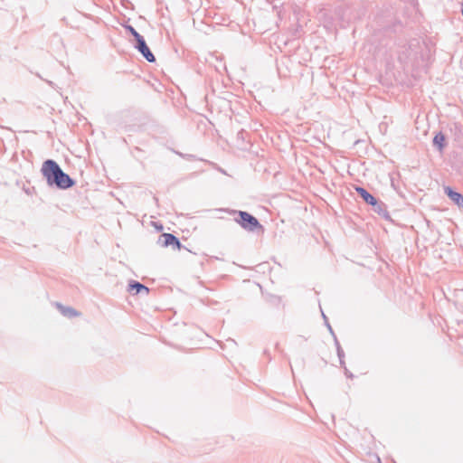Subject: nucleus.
Masks as SVG:
<instances>
[{
  "mask_svg": "<svg viewBox=\"0 0 463 463\" xmlns=\"http://www.w3.org/2000/svg\"><path fill=\"white\" fill-rule=\"evenodd\" d=\"M460 4H461V8H463V0H461Z\"/></svg>",
  "mask_w": 463,
  "mask_h": 463,
  "instance_id": "nucleus-18",
  "label": "nucleus"
},
{
  "mask_svg": "<svg viewBox=\"0 0 463 463\" xmlns=\"http://www.w3.org/2000/svg\"><path fill=\"white\" fill-rule=\"evenodd\" d=\"M334 340H335V345L336 347V352H337V356L338 358H345V353H344V350L342 349L341 345H340V343L336 337L335 335H334Z\"/></svg>",
  "mask_w": 463,
  "mask_h": 463,
  "instance_id": "nucleus-10",
  "label": "nucleus"
},
{
  "mask_svg": "<svg viewBox=\"0 0 463 463\" xmlns=\"http://www.w3.org/2000/svg\"><path fill=\"white\" fill-rule=\"evenodd\" d=\"M339 362H340L341 366L345 369V367H346V366H345L344 358H339Z\"/></svg>",
  "mask_w": 463,
  "mask_h": 463,
  "instance_id": "nucleus-14",
  "label": "nucleus"
},
{
  "mask_svg": "<svg viewBox=\"0 0 463 463\" xmlns=\"http://www.w3.org/2000/svg\"><path fill=\"white\" fill-rule=\"evenodd\" d=\"M354 190L367 204L373 207V212L378 213L385 220L391 219V216L387 210V206L383 202L377 200L373 194H371L366 189H364L362 186H355Z\"/></svg>",
  "mask_w": 463,
  "mask_h": 463,
  "instance_id": "nucleus-2",
  "label": "nucleus"
},
{
  "mask_svg": "<svg viewBox=\"0 0 463 463\" xmlns=\"http://www.w3.org/2000/svg\"><path fill=\"white\" fill-rule=\"evenodd\" d=\"M135 48L142 54L148 62H155L156 57L150 51L143 36L136 40Z\"/></svg>",
  "mask_w": 463,
  "mask_h": 463,
  "instance_id": "nucleus-4",
  "label": "nucleus"
},
{
  "mask_svg": "<svg viewBox=\"0 0 463 463\" xmlns=\"http://www.w3.org/2000/svg\"><path fill=\"white\" fill-rule=\"evenodd\" d=\"M58 310L66 317L72 318L78 317L80 313L71 307H65L60 303H56Z\"/></svg>",
  "mask_w": 463,
  "mask_h": 463,
  "instance_id": "nucleus-8",
  "label": "nucleus"
},
{
  "mask_svg": "<svg viewBox=\"0 0 463 463\" xmlns=\"http://www.w3.org/2000/svg\"><path fill=\"white\" fill-rule=\"evenodd\" d=\"M47 82H48V84H49L50 86L53 87V85H54V84H53V82H52V81H50V80H49V81H47Z\"/></svg>",
  "mask_w": 463,
  "mask_h": 463,
  "instance_id": "nucleus-17",
  "label": "nucleus"
},
{
  "mask_svg": "<svg viewBox=\"0 0 463 463\" xmlns=\"http://www.w3.org/2000/svg\"><path fill=\"white\" fill-rule=\"evenodd\" d=\"M461 14H462V16H463V8H461Z\"/></svg>",
  "mask_w": 463,
  "mask_h": 463,
  "instance_id": "nucleus-19",
  "label": "nucleus"
},
{
  "mask_svg": "<svg viewBox=\"0 0 463 463\" xmlns=\"http://www.w3.org/2000/svg\"><path fill=\"white\" fill-rule=\"evenodd\" d=\"M159 243L164 247L172 246L176 249H180L182 247L179 239L172 233L161 234L159 237Z\"/></svg>",
  "mask_w": 463,
  "mask_h": 463,
  "instance_id": "nucleus-5",
  "label": "nucleus"
},
{
  "mask_svg": "<svg viewBox=\"0 0 463 463\" xmlns=\"http://www.w3.org/2000/svg\"><path fill=\"white\" fill-rule=\"evenodd\" d=\"M181 156L184 157V158H187V159H190L192 157H194L192 155H183V154H179Z\"/></svg>",
  "mask_w": 463,
  "mask_h": 463,
  "instance_id": "nucleus-15",
  "label": "nucleus"
},
{
  "mask_svg": "<svg viewBox=\"0 0 463 463\" xmlns=\"http://www.w3.org/2000/svg\"><path fill=\"white\" fill-rule=\"evenodd\" d=\"M230 213L237 214V217L234 219L235 222L247 232H253L259 229H263L259 220L248 212L232 210Z\"/></svg>",
  "mask_w": 463,
  "mask_h": 463,
  "instance_id": "nucleus-3",
  "label": "nucleus"
},
{
  "mask_svg": "<svg viewBox=\"0 0 463 463\" xmlns=\"http://www.w3.org/2000/svg\"><path fill=\"white\" fill-rule=\"evenodd\" d=\"M344 370H345V374L347 378H350V379L354 378V374L346 367H345Z\"/></svg>",
  "mask_w": 463,
  "mask_h": 463,
  "instance_id": "nucleus-12",
  "label": "nucleus"
},
{
  "mask_svg": "<svg viewBox=\"0 0 463 463\" xmlns=\"http://www.w3.org/2000/svg\"><path fill=\"white\" fill-rule=\"evenodd\" d=\"M128 290V292H133L135 290V294L145 293L147 295L149 293V288L146 286L136 280L129 281Z\"/></svg>",
  "mask_w": 463,
  "mask_h": 463,
  "instance_id": "nucleus-7",
  "label": "nucleus"
},
{
  "mask_svg": "<svg viewBox=\"0 0 463 463\" xmlns=\"http://www.w3.org/2000/svg\"><path fill=\"white\" fill-rule=\"evenodd\" d=\"M322 316H323V319L325 320V322H326H326H328V321H327V317H326V315H325L324 313H322Z\"/></svg>",
  "mask_w": 463,
  "mask_h": 463,
  "instance_id": "nucleus-16",
  "label": "nucleus"
},
{
  "mask_svg": "<svg viewBox=\"0 0 463 463\" xmlns=\"http://www.w3.org/2000/svg\"><path fill=\"white\" fill-rule=\"evenodd\" d=\"M445 136L442 132H439L433 138V145L437 146L438 150L441 152L445 147Z\"/></svg>",
  "mask_w": 463,
  "mask_h": 463,
  "instance_id": "nucleus-9",
  "label": "nucleus"
},
{
  "mask_svg": "<svg viewBox=\"0 0 463 463\" xmlns=\"http://www.w3.org/2000/svg\"><path fill=\"white\" fill-rule=\"evenodd\" d=\"M326 326H327V328H328L329 332L331 333V335L334 336V335H335V334L334 333V331H333V329H332V327H331L330 324H329L328 322H326Z\"/></svg>",
  "mask_w": 463,
  "mask_h": 463,
  "instance_id": "nucleus-13",
  "label": "nucleus"
},
{
  "mask_svg": "<svg viewBox=\"0 0 463 463\" xmlns=\"http://www.w3.org/2000/svg\"><path fill=\"white\" fill-rule=\"evenodd\" d=\"M41 172L49 186L66 190L75 184V181L64 173L59 164L52 159H47L43 162Z\"/></svg>",
  "mask_w": 463,
  "mask_h": 463,
  "instance_id": "nucleus-1",
  "label": "nucleus"
},
{
  "mask_svg": "<svg viewBox=\"0 0 463 463\" xmlns=\"http://www.w3.org/2000/svg\"><path fill=\"white\" fill-rule=\"evenodd\" d=\"M445 194L459 208H463V195L453 190L450 186L444 187Z\"/></svg>",
  "mask_w": 463,
  "mask_h": 463,
  "instance_id": "nucleus-6",
  "label": "nucleus"
},
{
  "mask_svg": "<svg viewBox=\"0 0 463 463\" xmlns=\"http://www.w3.org/2000/svg\"><path fill=\"white\" fill-rule=\"evenodd\" d=\"M126 30L130 33V34L135 38V40L140 38L142 35L132 26V25H126Z\"/></svg>",
  "mask_w": 463,
  "mask_h": 463,
  "instance_id": "nucleus-11",
  "label": "nucleus"
}]
</instances>
